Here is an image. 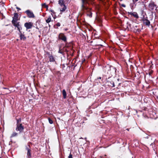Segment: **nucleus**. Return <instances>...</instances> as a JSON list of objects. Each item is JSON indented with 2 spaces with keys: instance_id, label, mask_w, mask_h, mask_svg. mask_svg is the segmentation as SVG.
I'll use <instances>...</instances> for the list:
<instances>
[{
  "instance_id": "obj_1",
  "label": "nucleus",
  "mask_w": 158,
  "mask_h": 158,
  "mask_svg": "<svg viewBox=\"0 0 158 158\" xmlns=\"http://www.w3.org/2000/svg\"><path fill=\"white\" fill-rule=\"evenodd\" d=\"M59 4L60 6V12H64L66 9V7L64 4L63 0H59Z\"/></svg>"
},
{
  "instance_id": "obj_2",
  "label": "nucleus",
  "mask_w": 158,
  "mask_h": 158,
  "mask_svg": "<svg viewBox=\"0 0 158 158\" xmlns=\"http://www.w3.org/2000/svg\"><path fill=\"white\" fill-rule=\"evenodd\" d=\"M82 1L81 8L82 10H88L87 7V4L88 3L89 1H92V0H81Z\"/></svg>"
},
{
  "instance_id": "obj_3",
  "label": "nucleus",
  "mask_w": 158,
  "mask_h": 158,
  "mask_svg": "<svg viewBox=\"0 0 158 158\" xmlns=\"http://www.w3.org/2000/svg\"><path fill=\"white\" fill-rule=\"evenodd\" d=\"M24 129L23 126L21 124L17 123V126L16 128V130L17 131H19V133H21L23 131Z\"/></svg>"
},
{
  "instance_id": "obj_4",
  "label": "nucleus",
  "mask_w": 158,
  "mask_h": 158,
  "mask_svg": "<svg viewBox=\"0 0 158 158\" xmlns=\"http://www.w3.org/2000/svg\"><path fill=\"white\" fill-rule=\"evenodd\" d=\"M12 23L14 26L17 27V29L19 31V32H20V30L22 29V27L19 24V22L15 21L12 22Z\"/></svg>"
},
{
  "instance_id": "obj_5",
  "label": "nucleus",
  "mask_w": 158,
  "mask_h": 158,
  "mask_svg": "<svg viewBox=\"0 0 158 158\" xmlns=\"http://www.w3.org/2000/svg\"><path fill=\"white\" fill-rule=\"evenodd\" d=\"M139 8H140L142 11H143L145 9V3L143 2H139Z\"/></svg>"
},
{
  "instance_id": "obj_6",
  "label": "nucleus",
  "mask_w": 158,
  "mask_h": 158,
  "mask_svg": "<svg viewBox=\"0 0 158 158\" xmlns=\"http://www.w3.org/2000/svg\"><path fill=\"white\" fill-rule=\"evenodd\" d=\"M25 13L27 14V16L29 18H33L35 17V16L33 13L29 10H27L25 11Z\"/></svg>"
},
{
  "instance_id": "obj_7",
  "label": "nucleus",
  "mask_w": 158,
  "mask_h": 158,
  "mask_svg": "<svg viewBox=\"0 0 158 158\" xmlns=\"http://www.w3.org/2000/svg\"><path fill=\"white\" fill-rule=\"evenodd\" d=\"M33 23L31 22L26 23L24 24L25 27L27 29H31L33 26Z\"/></svg>"
},
{
  "instance_id": "obj_8",
  "label": "nucleus",
  "mask_w": 158,
  "mask_h": 158,
  "mask_svg": "<svg viewBox=\"0 0 158 158\" xmlns=\"http://www.w3.org/2000/svg\"><path fill=\"white\" fill-rule=\"evenodd\" d=\"M156 6V5L155 4L154 2L152 1H151L150 2L148 6L149 8L151 10L154 9Z\"/></svg>"
},
{
  "instance_id": "obj_9",
  "label": "nucleus",
  "mask_w": 158,
  "mask_h": 158,
  "mask_svg": "<svg viewBox=\"0 0 158 158\" xmlns=\"http://www.w3.org/2000/svg\"><path fill=\"white\" fill-rule=\"evenodd\" d=\"M59 38L64 42L66 41V38L63 34L60 33L59 35Z\"/></svg>"
},
{
  "instance_id": "obj_10",
  "label": "nucleus",
  "mask_w": 158,
  "mask_h": 158,
  "mask_svg": "<svg viewBox=\"0 0 158 158\" xmlns=\"http://www.w3.org/2000/svg\"><path fill=\"white\" fill-rule=\"evenodd\" d=\"M26 149L27 151V158H31V150L28 148L27 146L26 148Z\"/></svg>"
},
{
  "instance_id": "obj_11",
  "label": "nucleus",
  "mask_w": 158,
  "mask_h": 158,
  "mask_svg": "<svg viewBox=\"0 0 158 158\" xmlns=\"http://www.w3.org/2000/svg\"><path fill=\"white\" fill-rule=\"evenodd\" d=\"M18 15L17 13H15L14 15V16L13 17V20L12 22L17 21L19 20L18 19Z\"/></svg>"
},
{
  "instance_id": "obj_12",
  "label": "nucleus",
  "mask_w": 158,
  "mask_h": 158,
  "mask_svg": "<svg viewBox=\"0 0 158 158\" xmlns=\"http://www.w3.org/2000/svg\"><path fill=\"white\" fill-rule=\"evenodd\" d=\"M143 22L144 24L146 25L149 26L150 25V22L149 20L147 19H144L143 20Z\"/></svg>"
},
{
  "instance_id": "obj_13",
  "label": "nucleus",
  "mask_w": 158,
  "mask_h": 158,
  "mask_svg": "<svg viewBox=\"0 0 158 158\" xmlns=\"http://www.w3.org/2000/svg\"><path fill=\"white\" fill-rule=\"evenodd\" d=\"M20 33V39L21 40H25L26 39V38L25 37L24 35H23L22 34L21 32Z\"/></svg>"
},
{
  "instance_id": "obj_14",
  "label": "nucleus",
  "mask_w": 158,
  "mask_h": 158,
  "mask_svg": "<svg viewBox=\"0 0 158 158\" xmlns=\"http://www.w3.org/2000/svg\"><path fill=\"white\" fill-rule=\"evenodd\" d=\"M18 133H16V132H13L12 134H11V136H10V138H13L14 137H16L18 135Z\"/></svg>"
},
{
  "instance_id": "obj_15",
  "label": "nucleus",
  "mask_w": 158,
  "mask_h": 158,
  "mask_svg": "<svg viewBox=\"0 0 158 158\" xmlns=\"http://www.w3.org/2000/svg\"><path fill=\"white\" fill-rule=\"evenodd\" d=\"M49 60L50 62H54L55 61L54 57L52 56H49Z\"/></svg>"
},
{
  "instance_id": "obj_16",
  "label": "nucleus",
  "mask_w": 158,
  "mask_h": 158,
  "mask_svg": "<svg viewBox=\"0 0 158 158\" xmlns=\"http://www.w3.org/2000/svg\"><path fill=\"white\" fill-rule=\"evenodd\" d=\"M62 93L64 98H65L66 97V93L65 90L64 89H63L62 91Z\"/></svg>"
},
{
  "instance_id": "obj_17",
  "label": "nucleus",
  "mask_w": 158,
  "mask_h": 158,
  "mask_svg": "<svg viewBox=\"0 0 158 158\" xmlns=\"http://www.w3.org/2000/svg\"><path fill=\"white\" fill-rule=\"evenodd\" d=\"M130 14L133 15V16H134L135 17H138L137 14V13H136L135 12L131 13Z\"/></svg>"
},
{
  "instance_id": "obj_18",
  "label": "nucleus",
  "mask_w": 158,
  "mask_h": 158,
  "mask_svg": "<svg viewBox=\"0 0 158 158\" xmlns=\"http://www.w3.org/2000/svg\"><path fill=\"white\" fill-rule=\"evenodd\" d=\"M51 18L50 17L46 19V21L47 23H49L51 22Z\"/></svg>"
},
{
  "instance_id": "obj_19",
  "label": "nucleus",
  "mask_w": 158,
  "mask_h": 158,
  "mask_svg": "<svg viewBox=\"0 0 158 158\" xmlns=\"http://www.w3.org/2000/svg\"><path fill=\"white\" fill-rule=\"evenodd\" d=\"M49 122L50 124H52L53 123V121L52 120L50 119V118H48Z\"/></svg>"
},
{
  "instance_id": "obj_20",
  "label": "nucleus",
  "mask_w": 158,
  "mask_h": 158,
  "mask_svg": "<svg viewBox=\"0 0 158 158\" xmlns=\"http://www.w3.org/2000/svg\"><path fill=\"white\" fill-rule=\"evenodd\" d=\"M112 83L111 82H110L111 85H109L110 86L112 87H114V84L113 82L112 81Z\"/></svg>"
},
{
  "instance_id": "obj_21",
  "label": "nucleus",
  "mask_w": 158,
  "mask_h": 158,
  "mask_svg": "<svg viewBox=\"0 0 158 158\" xmlns=\"http://www.w3.org/2000/svg\"><path fill=\"white\" fill-rule=\"evenodd\" d=\"M42 6L46 8H48V6L45 4L44 3L42 5Z\"/></svg>"
},
{
  "instance_id": "obj_22",
  "label": "nucleus",
  "mask_w": 158,
  "mask_h": 158,
  "mask_svg": "<svg viewBox=\"0 0 158 158\" xmlns=\"http://www.w3.org/2000/svg\"><path fill=\"white\" fill-rule=\"evenodd\" d=\"M138 0H132L133 4H135Z\"/></svg>"
},
{
  "instance_id": "obj_23",
  "label": "nucleus",
  "mask_w": 158,
  "mask_h": 158,
  "mask_svg": "<svg viewBox=\"0 0 158 158\" xmlns=\"http://www.w3.org/2000/svg\"><path fill=\"white\" fill-rule=\"evenodd\" d=\"M56 25L58 27H60V24L59 23H57L56 24Z\"/></svg>"
},
{
  "instance_id": "obj_24",
  "label": "nucleus",
  "mask_w": 158,
  "mask_h": 158,
  "mask_svg": "<svg viewBox=\"0 0 158 158\" xmlns=\"http://www.w3.org/2000/svg\"><path fill=\"white\" fill-rule=\"evenodd\" d=\"M69 158H72V155L71 154H70L69 156Z\"/></svg>"
},
{
  "instance_id": "obj_25",
  "label": "nucleus",
  "mask_w": 158,
  "mask_h": 158,
  "mask_svg": "<svg viewBox=\"0 0 158 158\" xmlns=\"http://www.w3.org/2000/svg\"><path fill=\"white\" fill-rule=\"evenodd\" d=\"M59 52L60 53H63V51H61V50H60L59 51Z\"/></svg>"
},
{
  "instance_id": "obj_26",
  "label": "nucleus",
  "mask_w": 158,
  "mask_h": 158,
  "mask_svg": "<svg viewBox=\"0 0 158 158\" xmlns=\"http://www.w3.org/2000/svg\"><path fill=\"white\" fill-rule=\"evenodd\" d=\"M21 121V119H18L17 120V123H19V122H20Z\"/></svg>"
},
{
  "instance_id": "obj_27",
  "label": "nucleus",
  "mask_w": 158,
  "mask_h": 158,
  "mask_svg": "<svg viewBox=\"0 0 158 158\" xmlns=\"http://www.w3.org/2000/svg\"><path fill=\"white\" fill-rule=\"evenodd\" d=\"M66 47H64V50L65 51H67V50H66Z\"/></svg>"
},
{
  "instance_id": "obj_28",
  "label": "nucleus",
  "mask_w": 158,
  "mask_h": 158,
  "mask_svg": "<svg viewBox=\"0 0 158 158\" xmlns=\"http://www.w3.org/2000/svg\"><path fill=\"white\" fill-rule=\"evenodd\" d=\"M89 15V16L90 17H91L92 15H91V13H90V14Z\"/></svg>"
},
{
  "instance_id": "obj_29",
  "label": "nucleus",
  "mask_w": 158,
  "mask_h": 158,
  "mask_svg": "<svg viewBox=\"0 0 158 158\" xmlns=\"http://www.w3.org/2000/svg\"><path fill=\"white\" fill-rule=\"evenodd\" d=\"M18 9L20 10V9L19 8H17Z\"/></svg>"
},
{
  "instance_id": "obj_30",
  "label": "nucleus",
  "mask_w": 158,
  "mask_h": 158,
  "mask_svg": "<svg viewBox=\"0 0 158 158\" xmlns=\"http://www.w3.org/2000/svg\"><path fill=\"white\" fill-rule=\"evenodd\" d=\"M98 78L100 79H101V77H100Z\"/></svg>"
},
{
  "instance_id": "obj_31",
  "label": "nucleus",
  "mask_w": 158,
  "mask_h": 158,
  "mask_svg": "<svg viewBox=\"0 0 158 158\" xmlns=\"http://www.w3.org/2000/svg\"><path fill=\"white\" fill-rule=\"evenodd\" d=\"M123 6H124V7H125V5H123Z\"/></svg>"
}]
</instances>
